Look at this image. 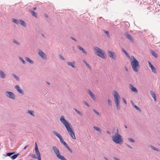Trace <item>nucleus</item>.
Returning a JSON list of instances; mask_svg holds the SVG:
<instances>
[{"mask_svg": "<svg viewBox=\"0 0 160 160\" xmlns=\"http://www.w3.org/2000/svg\"><path fill=\"white\" fill-rule=\"evenodd\" d=\"M60 121L64 125L65 127L66 128L68 132L71 137L74 139H76V137L74 132L72 131V129L70 127V123L67 121L64 118V117L63 116H61L60 118Z\"/></svg>", "mask_w": 160, "mask_h": 160, "instance_id": "1", "label": "nucleus"}, {"mask_svg": "<svg viewBox=\"0 0 160 160\" xmlns=\"http://www.w3.org/2000/svg\"><path fill=\"white\" fill-rule=\"evenodd\" d=\"M130 61L133 70L135 72H138L139 67V63L138 61L133 56H131Z\"/></svg>", "mask_w": 160, "mask_h": 160, "instance_id": "2", "label": "nucleus"}, {"mask_svg": "<svg viewBox=\"0 0 160 160\" xmlns=\"http://www.w3.org/2000/svg\"><path fill=\"white\" fill-rule=\"evenodd\" d=\"M94 49L95 53L97 55L103 59L106 58V55L103 51L96 47H94Z\"/></svg>", "mask_w": 160, "mask_h": 160, "instance_id": "3", "label": "nucleus"}, {"mask_svg": "<svg viewBox=\"0 0 160 160\" xmlns=\"http://www.w3.org/2000/svg\"><path fill=\"white\" fill-rule=\"evenodd\" d=\"M112 140L116 143H120L122 142L121 136L118 133L112 136Z\"/></svg>", "mask_w": 160, "mask_h": 160, "instance_id": "4", "label": "nucleus"}, {"mask_svg": "<svg viewBox=\"0 0 160 160\" xmlns=\"http://www.w3.org/2000/svg\"><path fill=\"white\" fill-rule=\"evenodd\" d=\"M113 96L114 98V101L116 104L117 108L119 110L120 108V107L119 105V99L120 98V96L118 92L116 91H114Z\"/></svg>", "mask_w": 160, "mask_h": 160, "instance_id": "5", "label": "nucleus"}, {"mask_svg": "<svg viewBox=\"0 0 160 160\" xmlns=\"http://www.w3.org/2000/svg\"><path fill=\"white\" fill-rule=\"evenodd\" d=\"M52 148L58 158L61 159V160H67L64 156L60 155L59 151L57 147L53 146L52 147Z\"/></svg>", "mask_w": 160, "mask_h": 160, "instance_id": "6", "label": "nucleus"}, {"mask_svg": "<svg viewBox=\"0 0 160 160\" xmlns=\"http://www.w3.org/2000/svg\"><path fill=\"white\" fill-rule=\"evenodd\" d=\"M108 54L110 58L114 59L116 58V56L114 52L108 51Z\"/></svg>", "mask_w": 160, "mask_h": 160, "instance_id": "7", "label": "nucleus"}, {"mask_svg": "<svg viewBox=\"0 0 160 160\" xmlns=\"http://www.w3.org/2000/svg\"><path fill=\"white\" fill-rule=\"evenodd\" d=\"M6 93L7 96L9 98H12V99L14 98V96L12 92L7 91Z\"/></svg>", "mask_w": 160, "mask_h": 160, "instance_id": "8", "label": "nucleus"}, {"mask_svg": "<svg viewBox=\"0 0 160 160\" xmlns=\"http://www.w3.org/2000/svg\"><path fill=\"white\" fill-rule=\"evenodd\" d=\"M148 64L149 67L151 68L152 71L154 73H156L157 72L156 69L152 65L151 63L149 62H148Z\"/></svg>", "mask_w": 160, "mask_h": 160, "instance_id": "9", "label": "nucleus"}, {"mask_svg": "<svg viewBox=\"0 0 160 160\" xmlns=\"http://www.w3.org/2000/svg\"><path fill=\"white\" fill-rule=\"evenodd\" d=\"M88 93L91 97L94 100H96V97L95 95L92 93V92L90 90H88Z\"/></svg>", "mask_w": 160, "mask_h": 160, "instance_id": "10", "label": "nucleus"}, {"mask_svg": "<svg viewBox=\"0 0 160 160\" xmlns=\"http://www.w3.org/2000/svg\"><path fill=\"white\" fill-rule=\"evenodd\" d=\"M125 36L126 37L129 39L131 42H133V39L132 37L129 35L128 33H125Z\"/></svg>", "mask_w": 160, "mask_h": 160, "instance_id": "11", "label": "nucleus"}, {"mask_svg": "<svg viewBox=\"0 0 160 160\" xmlns=\"http://www.w3.org/2000/svg\"><path fill=\"white\" fill-rule=\"evenodd\" d=\"M129 88L132 92H135L136 93H137L138 92V91L136 88L134 87L132 84H130Z\"/></svg>", "mask_w": 160, "mask_h": 160, "instance_id": "12", "label": "nucleus"}, {"mask_svg": "<svg viewBox=\"0 0 160 160\" xmlns=\"http://www.w3.org/2000/svg\"><path fill=\"white\" fill-rule=\"evenodd\" d=\"M39 55L43 58H46V56L45 55L41 50H39L38 52Z\"/></svg>", "mask_w": 160, "mask_h": 160, "instance_id": "13", "label": "nucleus"}, {"mask_svg": "<svg viewBox=\"0 0 160 160\" xmlns=\"http://www.w3.org/2000/svg\"><path fill=\"white\" fill-rule=\"evenodd\" d=\"M67 63L68 65L71 66L73 68H75V67L74 66L75 62L74 61L72 62H68Z\"/></svg>", "mask_w": 160, "mask_h": 160, "instance_id": "14", "label": "nucleus"}, {"mask_svg": "<svg viewBox=\"0 0 160 160\" xmlns=\"http://www.w3.org/2000/svg\"><path fill=\"white\" fill-rule=\"evenodd\" d=\"M0 77L2 78H4L6 76L5 74L1 70H0Z\"/></svg>", "mask_w": 160, "mask_h": 160, "instance_id": "15", "label": "nucleus"}, {"mask_svg": "<svg viewBox=\"0 0 160 160\" xmlns=\"http://www.w3.org/2000/svg\"><path fill=\"white\" fill-rule=\"evenodd\" d=\"M15 88L20 93H22V90L21 89L20 87L18 85L15 86Z\"/></svg>", "mask_w": 160, "mask_h": 160, "instance_id": "16", "label": "nucleus"}, {"mask_svg": "<svg viewBox=\"0 0 160 160\" xmlns=\"http://www.w3.org/2000/svg\"><path fill=\"white\" fill-rule=\"evenodd\" d=\"M78 48L80 50L82 51V52L85 54H87V52L85 51V50L84 49L82 48L81 47L78 46Z\"/></svg>", "mask_w": 160, "mask_h": 160, "instance_id": "17", "label": "nucleus"}, {"mask_svg": "<svg viewBox=\"0 0 160 160\" xmlns=\"http://www.w3.org/2000/svg\"><path fill=\"white\" fill-rule=\"evenodd\" d=\"M150 93L152 95V97L154 98L155 101H156V95L155 94L154 92L152 91H150Z\"/></svg>", "mask_w": 160, "mask_h": 160, "instance_id": "18", "label": "nucleus"}, {"mask_svg": "<svg viewBox=\"0 0 160 160\" xmlns=\"http://www.w3.org/2000/svg\"><path fill=\"white\" fill-rule=\"evenodd\" d=\"M53 132L55 135L56 136H57L58 138H61V137H62V136L57 132H56L55 131H53Z\"/></svg>", "mask_w": 160, "mask_h": 160, "instance_id": "19", "label": "nucleus"}, {"mask_svg": "<svg viewBox=\"0 0 160 160\" xmlns=\"http://www.w3.org/2000/svg\"><path fill=\"white\" fill-rule=\"evenodd\" d=\"M30 12H31V13L32 14L33 16L37 18V14L36 12H35L33 11L32 10H30Z\"/></svg>", "mask_w": 160, "mask_h": 160, "instance_id": "20", "label": "nucleus"}, {"mask_svg": "<svg viewBox=\"0 0 160 160\" xmlns=\"http://www.w3.org/2000/svg\"><path fill=\"white\" fill-rule=\"evenodd\" d=\"M151 52L153 56H154L155 58L158 57V56L157 54L154 50H152L151 51Z\"/></svg>", "mask_w": 160, "mask_h": 160, "instance_id": "21", "label": "nucleus"}, {"mask_svg": "<svg viewBox=\"0 0 160 160\" xmlns=\"http://www.w3.org/2000/svg\"><path fill=\"white\" fill-rule=\"evenodd\" d=\"M19 155V153H17L16 154H15L13 156H12L11 157V158L13 160L16 159Z\"/></svg>", "mask_w": 160, "mask_h": 160, "instance_id": "22", "label": "nucleus"}, {"mask_svg": "<svg viewBox=\"0 0 160 160\" xmlns=\"http://www.w3.org/2000/svg\"><path fill=\"white\" fill-rule=\"evenodd\" d=\"M18 21L19 22V23H20V24L22 25L23 26H25L26 23L25 22L23 21H22L21 20H18Z\"/></svg>", "mask_w": 160, "mask_h": 160, "instance_id": "23", "label": "nucleus"}, {"mask_svg": "<svg viewBox=\"0 0 160 160\" xmlns=\"http://www.w3.org/2000/svg\"><path fill=\"white\" fill-rule=\"evenodd\" d=\"M25 59L28 62L30 63H33V62L28 57H26Z\"/></svg>", "mask_w": 160, "mask_h": 160, "instance_id": "24", "label": "nucleus"}, {"mask_svg": "<svg viewBox=\"0 0 160 160\" xmlns=\"http://www.w3.org/2000/svg\"><path fill=\"white\" fill-rule=\"evenodd\" d=\"M35 152L36 155L38 156V158H41L40 154L39 151H36Z\"/></svg>", "mask_w": 160, "mask_h": 160, "instance_id": "25", "label": "nucleus"}, {"mask_svg": "<svg viewBox=\"0 0 160 160\" xmlns=\"http://www.w3.org/2000/svg\"><path fill=\"white\" fill-rule=\"evenodd\" d=\"M12 21L13 22H14L15 23L18 24V23H19V22L17 20L15 19H13L12 20Z\"/></svg>", "mask_w": 160, "mask_h": 160, "instance_id": "26", "label": "nucleus"}, {"mask_svg": "<svg viewBox=\"0 0 160 160\" xmlns=\"http://www.w3.org/2000/svg\"><path fill=\"white\" fill-rule=\"evenodd\" d=\"M122 50L124 52V53L127 55V57L129 58V56H128V53H127L126 51L123 48H122Z\"/></svg>", "mask_w": 160, "mask_h": 160, "instance_id": "27", "label": "nucleus"}, {"mask_svg": "<svg viewBox=\"0 0 160 160\" xmlns=\"http://www.w3.org/2000/svg\"><path fill=\"white\" fill-rule=\"evenodd\" d=\"M93 128L98 132H100V129L98 127L96 126H94L93 127Z\"/></svg>", "mask_w": 160, "mask_h": 160, "instance_id": "28", "label": "nucleus"}, {"mask_svg": "<svg viewBox=\"0 0 160 160\" xmlns=\"http://www.w3.org/2000/svg\"><path fill=\"white\" fill-rule=\"evenodd\" d=\"M15 153V152H10V153H8L7 154V155L8 156H10L11 155L14 154Z\"/></svg>", "mask_w": 160, "mask_h": 160, "instance_id": "29", "label": "nucleus"}, {"mask_svg": "<svg viewBox=\"0 0 160 160\" xmlns=\"http://www.w3.org/2000/svg\"><path fill=\"white\" fill-rule=\"evenodd\" d=\"M74 109L79 115H82V113L80 112L78 110H77V109H76L75 108H74Z\"/></svg>", "mask_w": 160, "mask_h": 160, "instance_id": "30", "label": "nucleus"}, {"mask_svg": "<svg viewBox=\"0 0 160 160\" xmlns=\"http://www.w3.org/2000/svg\"><path fill=\"white\" fill-rule=\"evenodd\" d=\"M66 148H67V149L68 150V151L71 152L72 153V151L71 150V149L69 147L68 145L67 146H66Z\"/></svg>", "mask_w": 160, "mask_h": 160, "instance_id": "31", "label": "nucleus"}, {"mask_svg": "<svg viewBox=\"0 0 160 160\" xmlns=\"http://www.w3.org/2000/svg\"><path fill=\"white\" fill-rule=\"evenodd\" d=\"M13 77L17 80H19V78L15 74H12Z\"/></svg>", "mask_w": 160, "mask_h": 160, "instance_id": "32", "label": "nucleus"}, {"mask_svg": "<svg viewBox=\"0 0 160 160\" xmlns=\"http://www.w3.org/2000/svg\"><path fill=\"white\" fill-rule=\"evenodd\" d=\"M108 103L109 105L112 106V101L108 99Z\"/></svg>", "mask_w": 160, "mask_h": 160, "instance_id": "33", "label": "nucleus"}, {"mask_svg": "<svg viewBox=\"0 0 160 160\" xmlns=\"http://www.w3.org/2000/svg\"><path fill=\"white\" fill-rule=\"evenodd\" d=\"M19 59L20 60L22 61V62L23 63L25 64V61H24V60L21 57H20L19 58Z\"/></svg>", "mask_w": 160, "mask_h": 160, "instance_id": "34", "label": "nucleus"}, {"mask_svg": "<svg viewBox=\"0 0 160 160\" xmlns=\"http://www.w3.org/2000/svg\"><path fill=\"white\" fill-rule=\"evenodd\" d=\"M35 152L39 151L36 142L35 143Z\"/></svg>", "mask_w": 160, "mask_h": 160, "instance_id": "35", "label": "nucleus"}, {"mask_svg": "<svg viewBox=\"0 0 160 160\" xmlns=\"http://www.w3.org/2000/svg\"><path fill=\"white\" fill-rule=\"evenodd\" d=\"M133 106L137 110H139V111H140V109L137 106H136V105H134Z\"/></svg>", "mask_w": 160, "mask_h": 160, "instance_id": "36", "label": "nucleus"}, {"mask_svg": "<svg viewBox=\"0 0 160 160\" xmlns=\"http://www.w3.org/2000/svg\"><path fill=\"white\" fill-rule=\"evenodd\" d=\"M93 111L94 112H95L97 115H98V116H100V113L98 112L96 110L94 109L93 110Z\"/></svg>", "mask_w": 160, "mask_h": 160, "instance_id": "37", "label": "nucleus"}, {"mask_svg": "<svg viewBox=\"0 0 160 160\" xmlns=\"http://www.w3.org/2000/svg\"><path fill=\"white\" fill-rule=\"evenodd\" d=\"M28 112L30 113L31 115L33 116H34L33 113V112L30 111V110H28Z\"/></svg>", "mask_w": 160, "mask_h": 160, "instance_id": "38", "label": "nucleus"}, {"mask_svg": "<svg viewBox=\"0 0 160 160\" xmlns=\"http://www.w3.org/2000/svg\"><path fill=\"white\" fill-rule=\"evenodd\" d=\"M128 140L130 141L131 142H134V140L133 139H132L131 138H128Z\"/></svg>", "mask_w": 160, "mask_h": 160, "instance_id": "39", "label": "nucleus"}, {"mask_svg": "<svg viewBox=\"0 0 160 160\" xmlns=\"http://www.w3.org/2000/svg\"><path fill=\"white\" fill-rule=\"evenodd\" d=\"M13 42L16 44H19V43L18 41H17L15 40H14Z\"/></svg>", "mask_w": 160, "mask_h": 160, "instance_id": "40", "label": "nucleus"}, {"mask_svg": "<svg viewBox=\"0 0 160 160\" xmlns=\"http://www.w3.org/2000/svg\"><path fill=\"white\" fill-rule=\"evenodd\" d=\"M151 148L152 149H154L155 150L157 151H159V150H158V149H157V148H155V147H154L153 146H152L151 147Z\"/></svg>", "mask_w": 160, "mask_h": 160, "instance_id": "41", "label": "nucleus"}, {"mask_svg": "<svg viewBox=\"0 0 160 160\" xmlns=\"http://www.w3.org/2000/svg\"><path fill=\"white\" fill-rule=\"evenodd\" d=\"M62 144H63V145H64L65 147H66V146H67L68 145L65 142H64V141H63L62 143Z\"/></svg>", "mask_w": 160, "mask_h": 160, "instance_id": "42", "label": "nucleus"}, {"mask_svg": "<svg viewBox=\"0 0 160 160\" xmlns=\"http://www.w3.org/2000/svg\"><path fill=\"white\" fill-rule=\"evenodd\" d=\"M60 140V141L62 143L63 141H64L63 139H62V137H61V138H59Z\"/></svg>", "mask_w": 160, "mask_h": 160, "instance_id": "43", "label": "nucleus"}, {"mask_svg": "<svg viewBox=\"0 0 160 160\" xmlns=\"http://www.w3.org/2000/svg\"><path fill=\"white\" fill-rule=\"evenodd\" d=\"M122 100H123V102L125 104H127L126 101L124 98H122Z\"/></svg>", "mask_w": 160, "mask_h": 160, "instance_id": "44", "label": "nucleus"}, {"mask_svg": "<svg viewBox=\"0 0 160 160\" xmlns=\"http://www.w3.org/2000/svg\"><path fill=\"white\" fill-rule=\"evenodd\" d=\"M87 66L89 68V69H91V66L87 63L86 64Z\"/></svg>", "mask_w": 160, "mask_h": 160, "instance_id": "45", "label": "nucleus"}, {"mask_svg": "<svg viewBox=\"0 0 160 160\" xmlns=\"http://www.w3.org/2000/svg\"><path fill=\"white\" fill-rule=\"evenodd\" d=\"M31 157L33 158H37V157H36V156H35V155H32L31 156Z\"/></svg>", "mask_w": 160, "mask_h": 160, "instance_id": "46", "label": "nucleus"}, {"mask_svg": "<svg viewBox=\"0 0 160 160\" xmlns=\"http://www.w3.org/2000/svg\"><path fill=\"white\" fill-rule=\"evenodd\" d=\"M60 58L61 59L63 60H64V58L61 55H60Z\"/></svg>", "mask_w": 160, "mask_h": 160, "instance_id": "47", "label": "nucleus"}, {"mask_svg": "<svg viewBox=\"0 0 160 160\" xmlns=\"http://www.w3.org/2000/svg\"><path fill=\"white\" fill-rule=\"evenodd\" d=\"M104 32L106 33V34L108 36L109 35V32L108 31H105Z\"/></svg>", "mask_w": 160, "mask_h": 160, "instance_id": "48", "label": "nucleus"}, {"mask_svg": "<svg viewBox=\"0 0 160 160\" xmlns=\"http://www.w3.org/2000/svg\"><path fill=\"white\" fill-rule=\"evenodd\" d=\"M85 105H86L88 107H89V104L87 102H85Z\"/></svg>", "mask_w": 160, "mask_h": 160, "instance_id": "49", "label": "nucleus"}, {"mask_svg": "<svg viewBox=\"0 0 160 160\" xmlns=\"http://www.w3.org/2000/svg\"><path fill=\"white\" fill-rule=\"evenodd\" d=\"M28 146H29V145H27L26 146L24 147V150L26 149V148H28Z\"/></svg>", "mask_w": 160, "mask_h": 160, "instance_id": "50", "label": "nucleus"}, {"mask_svg": "<svg viewBox=\"0 0 160 160\" xmlns=\"http://www.w3.org/2000/svg\"><path fill=\"white\" fill-rule=\"evenodd\" d=\"M125 69L126 71H128V69L126 67H125Z\"/></svg>", "mask_w": 160, "mask_h": 160, "instance_id": "51", "label": "nucleus"}, {"mask_svg": "<svg viewBox=\"0 0 160 160\" xmlns=\"http://www.w3.org/2000/svg\"><path fill=\"white\" fill-rule=\"evenodd\" d=\"M127 146H128V147L129 148H132V147L130 146V145H127Z\"/></svg>", "mask_w": 160, "mask_h": 160, "instance_id": "52", "label": "nucleus"}, {"mask_svg": "<svg viewBox=\"0 0 160 160\" xmlns=\"http://www.w3.org/2000/svg\"><path fill=\"white\" fill-rule=\"evenodd\" d=\"M85 64H87V63L86 62L85 60H83Z\"/></svg>", "mask_w": 160, "mask_h": 160, "instance_id": "53", "label": "nucleus"}, {"mask_svg": "<svg viewBox=\"0 0 160 160\" xmlns=\"http://www.w3.org/2000/svg\"><path fill=\"white\" fill-rule=\"evenodd\" d=\"M45 16L46 18H48V15H47L45 14Z\"/></svg>", "mask_w": 160, "mask_h": 160, "instance_id": "54", "label": "nucleus"}, {"mask_svg": "<svg viewBox=\"0 0 160 160\" xmlns=\"http://www.w3.org/2000/svg\"><path fill=\"white\" fill-rule=\"evenodd\" d=\"M36 9V7H35L33 8V10H35Z\"/></svg>", "mask_w": 160, "mask_h": 160, "instance_id": "55", "label": "nucleus"}, {"mask_svg": "<svg viewBox=\"0 0 160 160\" xmlns=\"http://www.w3.org/2000/svg\"><path fill=\"white\" fill-rule=\"evenodd\" d=\"M131 102H132V104L134 106V105L133 102L132 101Z\"/></svg>", "mask_w": 160, "mask_h": 160, "instance_id": "56", "label": "nucleus"}, {"mask_svg": "<svg viewBox=\"0 0 160 160\" xmlns=\"http://www.w3.org/2000/svg\"><path fill=\"white\" fill-rule=\"evenodd\" d=\"M115 160H119L118 159V158H115Z\"/></svg>", "mask_w": 160, "mask_h": 160, "instance_id": "57", "label": "nucleus"}, {"mask_svg": "<svg viewBox=\"0 0 160 160\" xmlns=\"http://www.w3.org/2000/svg\"><path fill=\"white\" fill-rule=\"evenodd\" d=\"M38 160H41V158H38Z\"/></svg>", "mask_w": 160, "mask_h": 160, "instance_id": "58", "label": "nucleus"}, {"mask_svg": "<svg viewBox=\"0 0 160 160\" xmlns=\"http://www.w3.org/2000/svg\"><path fill=\"white\" fill-rule=\"evenodd\" d=\"M104 159H105V160H108V159L106 158H104Z\"/></svg>", "mask_w": 160, "mask_h": 160, "instance_id": "59", "label": "nucleus"}, {"mask_svg": "<svg viewBox=\"0 0 160 160\" xmlns=\"http://www.w3.org/2000/svg\"><path fill=\"white\" fill-rule=\"evenodd\" d=\"M72 39L73 40H74V41H75V39H74V38H72Z\"/></svg>", "mask_w": 160, "mask_h": 160, "instance_id": "60", "label": "nucleus"}, {"mask_svg": "<svg viewBox=\"0 0 160 160\" xmlns=\"http://www.w3.org/2000/svg\"><path fill=\"white\" fill-rule=\"evenodd\" d=\"M125 128H127V126H126V125H125Z\"/></svg>", "mask_w": 160, "mask_h": 160, "instance_id": "61", "label": "nucleus"}, {"mask_svg": "<svg viewBox=\"0 0 160 160\" xmlns=\"http://www.w3.org/2000/svg\"><path fill=\"white\" fill-rule=\"evenodd\" d=\"M47 83V84H49L48 83H48Z\"/></svg>", "mask_w": 160, "mask_h": 160, "instance_id": "62", "label": "nucleus"}]
</instances>
